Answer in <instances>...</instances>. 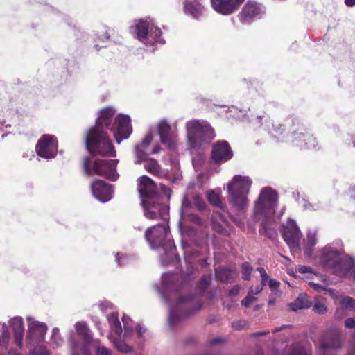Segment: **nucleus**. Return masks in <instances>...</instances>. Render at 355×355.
Masks as SVG:
<instances>
[{
	"label": "nucleus",
	"instance_id": "c9c22d12",
	"mask_svg": "<svg viewBox=\"0 0 355 355\" xmlns=\"http://www.w3.org/2000/svg\"><path fill=\"white\" fill-rule=\"evenodd\" d=\"M340 304L343 309L355 311V300L350 296L342 297Z\"/></svg>",
	"mask_w": 355,
	"mask_h": 355
},
{
	"label": "nucleus",
	"instance_id": "9d476101",
	"mask_svg": "<svg viewBox=\"0 0 355 355\" xmlns=\"http://www.w3.org/2000/svg\"><path fill=\"white\" fill-rule=\"evenodd\" d=\"M278 196L277 192L271 188H263L255 202L254 212L255 215L265 216L273 214L277 204Z\"/></svg>",
	"mask_w": 355,
	"mask_h": 355
},
{
	"label": "nucleus",
	"instance_id": "9b49d317",
	"mask_svg": "<svg viewBox=\"0 0 355 355\" xmlns=\"http://www.w3.org/2000/svg\"><path fill=\"white\" fill-rule=\"evenodd\" d=\"M116 142L120 144L130 137L132 132L131 119L128 114H118L111 128Z\"/></svg>",
	"mask_w": 355,
	"mask_h": 355
},
{
	"label": "nucleus",
	"instance_id": "6e6d98bb",
	"mask_svg": "<svg viewBox=\"0 0 355 355\" xmlns=\"http://www.w3.org/2000/svg\"><path fill=\"white\" fill-rule=\"evenodd\" d=\"M335 318L338 320H340L343 318L344 315H345V313L343 309L342 308H336L335 311Z\"/></svg>",
	"mask_w": 355,
	"mask_h": 355
},
{
	"label": "nucleus",
	"instance_id": "774afa93",
	"mask_svg": "<svg viewBox=\"0 0 355 355\" xmlns=\"http://www.w3.org/2000/svg\"><path fill=\"white\" fill-rule=\"evenodd\" d=\"M345 3L349 7L355 6V0H345Z\"/></svg>",
	"mask_w": 355,
	"mask_h": 355
},
{
	"label": "nucleus",
	"instance_id": "f03ea898",
	"mask_svg": "<svg viewBox=\"0 0 355 355\" xmlns=\"http://www.w3.org/2000/svg\"><path fill=\"white\" fill-rule=\"evenodd\" d=\"M185 129L187 153L189 154L200 153L216 136L209 123L203 120L188 121Z\"/></svg>",
	"mask_w": 355,
	"mask_h": 355
},
{
	"label": "nucleus",
	"instance_id": "6ab92c4d",
	"mask_svg": "<svg viewBox=\"0 0 355 355\" xmlns=\"http://www.w3.org/2000/svg\"><path fill=\"white\" fill-rule=\"evenodd\" d=\"M288 141L300 148H311L316 146V138L308 132H293L289 136Z\"/></svg>",
	"mask_w": 355,
	"mask_h": 355
},
{
	"label": "nucleus",
	"instance_id": "a18cd8bd",
	"mask_svg": "<svg viewBox=\"0 0 355 355\" xmlns=\"http://www.w3.org/2000/svg\"><path fill=\"white\" fill-rule=\"evenodd\" d=\"M193 202L200 210H203L205 209L206 204L202 198L199 195H196L194 196Z\"/></svg>",
	"mask_w": 355,
	"mask_h": 355
},
{
	"label": "nucleus",
	"instance_id": "bb28decb",
	"mask_svg": "<svg viewBox=\"0 0 355 355\" xmlns=\"http://www.w3.org/2000/svg\"><path fill=\"white\" fill-rule=\"evenodd\" d=\"M289 309L293 311L300 309H308L312 306V301L310 297L305 293H300L296 300L288 304Z\"/></svg>",
	"mask_w": 355,
	"mask_h": 355
},
{
	"label": "nucleus",
	"instance_id": "aec40b11",
	"mask_svg": "<svg viewBox=\"0 0 355 355\" xmlns=\"http://www.w3.org/2000/svg\"><path fill=\"white\" fill-rule=\"evenodd\" d=\"M284 241L293 247L297 246L300 239V229L293 220L288 222L287 225L283 226L282 230Z\"/></svg>",
	"mask_w": 355,
	"mask_h": 355
},
{
	"label": "nucleus",
	"instance_id": "13d9d810",
	"mask_svg": "<svg viewBox=\"0 0 355 355\" xmlns=\"http://www.w3.org/2000/svg\"><path fill=\"white\" fill-rule=\"evenodd\" d=\"M225 342V340L223 338H213V339L210 340L209 341V345L210 346H213L215 345L224 343Z\"/></svg>",
	"mask_w": 355,
	"mask_h": 355
},
{
	"label": "nucleus",
	"instance_id": "58836bf2",
	"mask_svg": "<svg viewBox=\"0 0 355 355\" xmlns=\"http://www.w3.org/2000/svg\"><path fill=\"white\" fill-rule=\"evenodd\" d=\"M254 290L251 287L248 291V295L241 301V305L245 307H249L250 305L257 300V297L253 296Z\"/></svg>",
	"mask_w": 355,
	"mask_h": 355
},
{
	"label": "nucleus",
	"instance_id": "c756f323",
	"mask_svg": "<svg viewBox=\"0 0 355 355\" xmlns=\"http://www.w3.org/2000/svg\"><path fill=\"white\" fill-rule=\"evenodd\" d=\"M111 329L116 334L120 336L123 331L121 322L119 320L118 313H112L107 317Z\"/></svg>",
	"mask_w": 355,
	"mask_h": 355
},
{
	"label": "nucleus",
	"instance_id": "a211bd4d",
	"mask_svg": "<svg viewBox=\"0 0 355 355\" xmlns=\"http://www.w3.org/2000/svg\"><path fill=\"white\" fill-rule=\"evenodd\" d=\"M272 355H313L311 348L306 347L300 342H294L287 345L282 352L277 349L272 350Z\"/></svg>",
	"mask_w": 355,
	"mask_h": 355
},
{
	"label": "nucleus",
	"instance_id": "2eb2a0df",
	"mask_svg": "<svg viewBox=\"0 0 355 355\" xmlns=\"http://www.w3.org/2000/svg\"><path fill=\"white\" fill-rule=\"evenodd\" d=\"M264 12V8L257 2L248 1L239 13V19L243 24L250 23L254 18Z\"/></svg>",
	"mask_w": 355,
	"mask_h": 355
},
{
	"label": "nucleus",
	"instance_id": "7ed1b4c3",
	"mask_svg": "<svg viewBox=\"0 0 355 355\" xmlns=\"http://www.w3.org/2000/svg\"><path fill=\"white\" fill-rule=\"evenodd\" d=\"M320 264L329 268L338 277L350 276L355 278V260L346 255L341 256L340 252L331 246H325L320 250Z\"/></svg>",
	"mask_w": 355,
	"mask_h": 355
},
{
	"label": "nucleus",
	"instance_id": "c85d7f7f",
	"mask_svg": "<svg viewBox=\"0 0 355 355\" xmlns=\"http://www.w3.org/2000/svg\"><path fill=\"white\" fill-rule=\"evenodd\" d=\"M216 279L221 282L232 280L235 276V271L226 268H218L215 270Z\"/></svg>",
	"mask_w": 355,
	"mask_h": 355
},
{
	"label": "nucleus",
	"instance_id": "de8ad7c7",
	"mask_svg": "<svg viewBox=\"0 0 355 355\" xmlns=\"http://www.w3.org/2000/svg\"><path fill=\"white\" fill-rule=\"evenodd\" d=\"M261 226L262 227L259 230L261 234H266L268 237H272L273 234H277L273 230L266 228L263 223L261 224Z\"/></svg>",
	"mask_w": 355,
	"mask_h": 355
},
{
	"label": "nucleus",
	"instance_id": "4be33fe9",
	"mask_svg": "<svg viewBox=\"0 0 355 355\" xmlns=\"http://www.w3.org/2000/svg\"><path fill=\"white\" fill-rule=\"evenodd\" d=\"M183 8L186 15L195 19L199 18L205 12V7L200 0H184Z\"/></svg>",
	"mask_w": 355,
	"mask_h": 355
},
{
	"label": "nucleus",
	"instance_id": "338daca9",
	"mask_svg": "<svg viewBox=\"0 0 355 355\" xmlns=\"http://www.w3.org/2000/svg\"><path fill=\"white\" fill-rule=\"evenodd\" d=\"M349 193L352 198H355V185L350 187Z\"/></svg>",
	"mask_w": 355,
	"mask_h": 355
},
{
	"label": "nucleus",
	"instance_id": "f3484780",
	"mask_svg": "<svg viewBox=\"0 0 355 355\" xmlns=\"http://www.w3.org/2000/svg\"><path fill=\"white\" fill-rule=\"evenodd\" d=\"M91 189L95 198L101 202H107L112 197V185L101 180H96L91 184Z\"/></svg>",
	"mask_w": 355,
	"mask_h": 355
},
{
	"label": "nucleus",
	"instance_id": "f8f14e48",
	"mask_svg": "<svg viewBox=\"0 0 355 355\" xmlns=\"http://www.w3.org/2000/svg\"><path fill=\"white\" fill-rule=\"evenodd\" d=\"M137 189L141 200V204H146L149 200L157 198L159 196L155 182L146 175H142L137 180Z\"/></svg>",
	"mask_w": 355,
	"mask_h": 355
},
{
	"label": "nucleus",
	"instance_id": "49530a36",
	"mask_svg": "<svg viewBox=\"0 0 355 355\" xmlns=\"http://www.w3.org/2000/svg\"><path fill=\"white\" fill-rule=\"evenodd\" d=\"M257 270L259 272L260 275L261 277V284L263 285H266V282L269 279V276L266 273L265 269L263 268H258Z\"/></svg>",
	"mask_w": 355,
	"mask_h": 355
},
{
	"label": "nucleus",
	"instance_id": "393cba45",
	"mask_svg": "<svg viewBox=\"0 0 355 355\" xmlns=\"http://www.w3.org/2000/svg\"><path fill=\"white\" fill-rule=\"evenodd\" d=\"M139 160L137 163H142L144 168L150 173L154 175H159L162 174L161 166L158 164L157 161L155 159L148 157H139Z\"/></svg>",
	"mask_w": 355,
	"mask_h": 355
},
{
	"label": "nucleus",
	"instance_id": "cd10ccee",
	"mask_svg": "<svg viewBox=\"0 0 355 355\" xmlns=\"http://www.w3.org/2000/svg\"><path fill=\"white\" fill-rule=\"evenodd\" d=\"M230 144L225 140L218 141L212 146L211 155H232Z\"/></svg>",
	"mask_w": 355,
	"mask_h": 355
},
{
	"label": "nucleus",
	"instance_id": "72a5a7b5",
	"mask_svg": "<svg viewBox=\"0 0 355 355\" xmlns=\"http://www.w3.org/2000/svg\"><path fill=\"white\" fill-rule=\"evenodd\" d=\"M114 347L116 349L121 353H131L132 352V347L128 345L125 341L121 338H114L112 340Z\"/></svg>",
	"mask_w": 355,
	"mask_h": 355
},
{
	"label": "nucleus",
	"instance_id": "5701e85b",
	"mask_svg": "<svg viewBox=\"0 0 355 355\" xmlns=\"http://www.w3.org/2000/svg\"><path fill=\"white\" fill-rule=\"evenodd\" d=\"M144 209V216L150 220L161 218L164 221L168 220V208L166 206H161L159 212L155 211V206H150L149 202L146 204H141Z\"/></svg>",
	"mask_w": 355,
	"mask_h": 355
},
{
	"label": "nucleus",
	"instance_id": "603ef678",
	"mask_svg": "<svg viewBox=\"0 0 355 355\" xmlns=\"http://www.w3.org/2000/svg\"><path fill=\"white\" fill-rule=\"evenodd\" d=\"M345 327L347 329L355 328V319L353 318H348L344 322Z\"/></svg>",
	"mask_w": 355,
	"mask_h": 355
},
{
	"label": "nucleus",
	"instance_id": "1a4fd4ad",
	"mask_svg": "<svg viewBox=\"0 0 355 355\" xmlns=\"http://www.w3.org/2000/svg\"><path fill=\"white\" fill-rule=\"evenodd\" d=\"M157 131L160 144L164 146L171 152L179 153V134L176 130H172V126L168 121L166 119L160 120L157 125Z\"/></svg>",
	"mask_w": 355,
	"mask_h": 355
},
{
	"label": "nucleus",
	"instance_id": "a878e982",
	"mask_svg": "<svg viewBox=\"0 0 355 355\" xmlns=\"http://www.w3.org/2000/svg\"><path fill=\"white\" fill-rule=\"evenodd\" d=\"M47 331L46 325L38 321H31L28 324L27 340H31L34 336H43Z\"/></svg>",
	"mask_w": 355,
	"mask_h": 355
},
{
	"label": "nucleus",
	"instance_id": "473e14b6",
	"mask_svg": "<svg viewBox=\"0 0 355 355\" xmlns=\"http://www.w3.org/2000/svg\"><path fill=\"white\" fill-rule=\"evenodd\" d=\"M76 328L78 335L81 336L85 340L90 341L92 337L89 334V329L85 322H77Z\"/></svg>",
	"mask_w": 355,
	"mask_h": 355
},
{
	"label": "nucleus",
	"instance_id": "5fc2aeb1",
	"mask_svg": "<svg viewBox=\"0 0 355 355\" xmlns=\"http://www.w3.org/2000/svg\"><path fill=\"white\" fill-rule=\"evenodd\" d=\"M240 289L241 288L239 286H234L232 288H231L229 291L228 295L230 297L236 296L239 293Z\"/></svg>",
	"mask_w": 355,
	"mask_h": 355
},
{
	"label": "nucleus",
	"instance_id": "f257e3e1",
	"mask_svg": "<svg viewBox=\"0 0 355 355\" xmlns=\"http://www.w3.org/2000/svg\"><path fill=\"white\" fill-rule=\"evenodd\" d=\"M115 114L113 107H107L99 112L96 125L90 128L85 135V146L90 153L100 155H116V151L112 141L103 128L110 126L112 117Z\"/></svg>",
	"mask_w": 355,
	"mask_h": 355
},
{
	"label": "nucleus",
	"instance_id": "2f4dec72",
	"mask_svg": "<svg viewBox=\"0 0 355 355\" xmlns=\"http://www.w3.org/2000/svg\"><path fill=\"white\" fill-rule=\"evenodd\" d=\"M207 199L210 204L214 205L221 209L224 208V204L223 203L221 198L218 193L214 191H209L207 192Z\"/></svg>",
	"mask_w": 355,
	"mask_h": 355
},
{
	"label": "nucleus",
	"instance_id": "423d86ee",
	"mask_svg": "<svg viewBox=\"0 0 355 355\" xmlns=\"http://www.w3.org/2000/svg\"><path fill=\"white\" fill-rule=\"evenodd\" d=\"M252 181L248 177L235 175L227 185L230 202L237 209L243 210L248 206V194Z\"/></svg>",
	"mask_w": 355,
	"mask_h": 355
},
{
	"label": "nucleus",
	"instance_id": "09e8293b",
	"mask_svg": "<svg viewBox=\"0 0 355 355\" xmlns=\"http://www.w3.org/2000/svg\"><path fill=\"white\" fill-rule=\"evenodd\" d=\"M309 285L311 288H312L318 293L324 292V291L326 290V288L324 286L320 285V284L314 283L313 282H309Z\"/></svg>",
	"mask_w": 355,
	"mask_h": 355
},
{
	"label": "nucleus",
	"instance_id": "c03bdc74",
	"mask_svg": "<svg viewBox=\"0 0 355 355\" xmlns=\"http://www.w3.org/2000/svg\"><path fill=\"white\" fill-rule=\"evenodd\" d=\"M122 322L123 323V327L125 330V336H128L130 333L132 332V328L129 326V322H131V319L130 317L127 315H124L122 318Z\"/></svg>",
	"mask_w": 355,
	"mask_h": 355
},
{
	"label": "nucleus",
	"instance_id": "79ce46f5",
	"mask_svg": "<svg viewBox=\"0 0 355 355\" xmlns=\"http://www.w3.org/2000/svg\"><path fill=\"white\" fill-rule=\"evenodd\" d=\"M297 272L301 274H308V275H317V272L313 270L312 268L310 266L300 265L297 268ZM309 275L306 276V278H309Z\"/></svg>",
	"mask_w": 355,
	"mask_h": 355
},
{
	"label": "nucleus",
	"instance_id": "39448f33",
	"mask_svg": "<svg viewBox=\"0 0 355 355\" xmlns=\"http://www.w3.org/2000/svg\"><path fill=\"white\" fill-rule=\"evenodd\" d=\"M94 158L95 157H85L83 159V168L87 175L91 176L96 174L111 181H116L118 179L119 174L116 172L118 160Z\"/></svg>",
	"mask_w": 355,
	"mask_h": 355
},
{
	"label": "nucleus",
	"instance_id": "412c9836",
	"mask_svg": "<svg viewBox=\"0 0 355 355\" xmlns=\"http://www.w3.org/2000/svg\"><path fill=\"white\" fill-rule=\"evenodd\" d=\"M320 346L324 350L340 349L342 341L340 332L336 330L326 332L321 339Z\"/></svg>",
	"mask_w": 355,
	"mask_h": 355
},
{
	"label": "nucleus",
	"instance_id": "37998d69",
	"mask_svg": "<svg viewBox=\"0 0 355 355\" xmlns=\"http://www.w3.org/2000/svg\"><path fill=\"white\" fill-rule=\"evenodd\" d=\"M232 327L235 330L246 329L248 328V323L245 320H236L232 323Z\"/></svg>",
	"mask_w": 355,
	"mask_h": 355
},
{
	"label": "nucleus",
	"instance_id": "20e7f679",
	"mask_svg": "<svg viewBox=\"0 0 355 355\" xmlns=\"http://www.w3.org/2000/svg\"><path fill=\"white\" fill-rule=\"evenodd\" d=\"M169 231L168 223L157 224L146 230L145 238L153 248H163L164 253L168 257V262L179 261L180 257L175 253L176 247L173 241L166 240Z\"/></svg>",
	"mask_w": 355,
	"mask_h": 355
},
{
	"label": "nucleus",
	"instance_id": "4468645a",
	"mask_svg": "<svg viewBox=\"0 0 355 355\" xmlns=\"http://www.w3.org/2000/svg\"><path fill=\"white\" fill-rule=\"evenodd\" d=\"M58 139L52 135H44L35 146L37 155H55L58 153Z\"/></svg>",
	"mask_w": 355,
	"mask_h": 355
},
{
	"label": "nucleus",
	"instance_id": "f704fd0d",
	"mask_svg": "<svg viewBox=\"0 0 355 355\" xmlns=\"http://www.w3.org/2000/svg\"><path fill=\"white\" fill-rule=\"evenodd\" d=\"M317 239L315 234H309L307 236V242L304 247V252L309 256L311 255L313 248L316 245Z\"/></svg>",
	"mask_w": 355,
	"mask_h": 355
},
{
	"label": "nucleus",
	"instance_id": "dca6fc26",
	"mask_svg": "<svg viewBox=\"0 0 355 355\" xmlns=\"http://www.w3.org/2000/svg\"><path fill=\"white\" fill-rule=\"evenodd\" d=\"M244 0H210L212 8L223 15H230L238 10Z\"/></svg>",
	"mask_w": 355,
	"mask_h": 355
},
{
	"label": "nucleus",
	"instance_id": "a19ab883",
	"mask_svg": "<svg viewBox=\"0 0 355 355\" xmlns=\"http://www.w3.org/2000/svg\"><path fill=\"white\" fill-rule=\"evenodd\" d=\"M242 268V277L244 280H249L251 277L252 268L248 262H244L241 266Z\"/></svg>",
	"mask_w": 355,
	"mask_h": 355
},
{
	"label": "nucleus",
	"instance_id": "3c124183",
	"mask_svg": "<svg viewBox=\"0 0 355 355\" xmlns=\"http://www.w3.org/2000/svg\"><path fill=\"white\" fill-rule=\"evenodd\" d=\"M324 293L326 294H328L329 295H330L333 299H337L339 297L338 291L334 288H326Z\"/></svg>",
	"mask_w": 355,
	"mask_h": 355
},
{
	"label": "nucleus",
	"instance_id": "ddd939ff",
	"mask_svg": "<svg viewBox=\"0 0 355 355\" xmlns=\"http://www.w3.org/2000/svg\"><path fill=\"white\" fill-rule=\"evenodd\" d=\"M154 133L150 130L141 139V142L135 146L137 155H151L162 153L163 148L158 142H153Z\"/></svg>",
	"mask_w": 355,
	"mask_h": 355
},
{
	"label": "nucleus",
	"instance_id": "864d4df0",
	"mask_svg": "<svg viewBox=\"0 0 355 355\" xmlns=\"http://www.w3.org/2000/svg\"><path fill=\"white\" fill-rule=\"evenodd\" d=\"M157 198H154L153 200H149V205L150 206H155L156 208L154 209L155 211L159 212V209L161 207V206H165L163 204H160L157 202Z\"/></svg>",
	"mask_w": 355,
	"mask_h": 355
},
{
	"label": "nucleus",
	"instance_id": "6e6552de",
	"mask_svg": "<svg viewBox=\"0 0 355 355\" xmlns=\"http://www.w3.org/2000/svg\"><path fill=\"white\" fill-rule=\"evenodd\" d=\"M195 297L193 294H189L178 298L175 307L170 309L169 323L171 327L175 326L181 318L189 317L201 309L202 305L199 302L195 307L192 306Z\"/></svg>",
	"mask_w": 355,
	"mask_h": 355
},
{
	"label": "nucleus",
	"instance_id": "052dcab7",
	"mask_svg": "<svg viewBox=\"0 0 355 355\" xmlns=\"http://www.w3.org/2000/svg\"><path fill=\"white\" fill-rule=\"evenodd\" d=\"M269 333H270L269 331H258V332H255V333L251 334L250 335V337H251V338H257V337H259V336H267L268 334H269Z\"/></svg>",
	"mask_w": 355,
	"mask_h": 355
},
{
	"label": "nucleus",
	"instance_id": "8fccbe9b",
	"mask_svg": "<svg viewBox=\"0 0 355 355\" xmlns=\"http://www.w3.org/2000/svg\"><path fill=\"white\" fill-rule=\"evenodd\" d=\"M96 355H112L109 349L104 346H98L96 348Z\"/></svg>",
	"mask_w": 355,
	"mask_h": 355
},
{
	"label": "nucleus",
	"instance_id": "e2e57ef3",
	"mask_svg": "<svg viewBox=\"0 0 355 355\" xmlns=\"http://www.w3.org/2000/svg\"><path fill=\"white\" fill-rule=\"evenodd\" d=\"M292 336V334L291 333H286L284 332L282 334V338L279 339V340L282 343L287 342L290 338Z\"/></svg>",
	"mask_w": 355,
	"mask_h": 355
},
{
	"label": "nucleus",
	"instance_id": "0eeeda50",
	"mask_svg": "<svg viewBox=\"0 0 355 355\" xmlns=\"http://www.w3.org/2000/svg\"><path fill=\"white\" fill-rule=\"evenodd\" d=\"M134 34L146 45L164 43V40L161 37V30L154 26L153 20L149 17L135 21Z\"/></svg>",
	"mask_w": 355,
	"mask_h": 355
},
{
	"label": "nucleus",
	"instance_id": "bf43d9fd",
	"mask_svg": "<svg viewBox=\"0 0 355 355\" xmlns=\"http://www.w3.org/2000/svg\"><path fill=\"white\" fill-rule=\"evenodd\" d=\"M292 327H293L291 324H284V325H282L281 327H276L275 329L272 330V333L276 334L277 332L284 331V330L287 329H291Z\"/></svg>",
	"mask_w": 355,
	"mask_h": 355
},
{
	"label": "nucleus",
	"instance_id": "0e129e2a",
	"mask_svg": "<svg viewBox=\"0 0 355 355\" xmlns=\"http://www.w3.org/2000/svg\"><path fill=\"white\" fill-rule=\"evenodd\" d=\"M346 355H355V341L352 343Z\"/></svg>",
	"mask_w": 355,
	"mask_h": 355
},
{
	"label": "nucleus",
	"instance_id": "7c9ffc66",
	"mask_svg": "<svg viewBox=\"0 0 355 355\" xmlns=\"http://www.w3.org/2000/svg\"><path fill=\"white\" fill-rule=\"evenodd\" d=\"M265 125L264 129L268 132V133L272 135L275 137H277L279 135H281L283 132V127L282 125H276L270 121V119H266L264 120Z\"/></svg>",
	"mask_w": 355,
	"mask_h": 355
},
{
	"label": "nucleus",
	"instance_id": "e433bc0d",
	"mask_svg": "<svg viewBox=\"0 0 355 355\" xmlns=\"http://www.w3.org/2000/svg\"><path fill=\"white\" fill-rule=\"evenodd\" d=\"M210 277L203 275L197 284V288L201 293H204L210 285Z\"/></svg>",
	"mask_w": 355,
	"mask_h": 355
},
{
	"label": "nucleus",
	"instance_id": "b1692460",
	"mask_svg": "<svg viewBox=\"0 0 355 355\" xmlns=\"http://www.w3.org/2000/svg\"><path fill=\"white\" fill-rule=\"evenodd\" d=\"M10 324L14 332L15 343L21 347L24 332L23 319L21 317H15L10 320Z\"/></svg>",
	"mask_w": 355,
	"mask_h": 355
},
{
	"label": "nucleus",
	"instance_id": "4d7b16f0",
	"mask_svg": "<svg viewBox=\"0 0 355 355\" xmlns=\"http://www.w3.org/2000/svg\"><path fill=\"white\" fill-rule=\"evenodd\" d=\"M268 281V286L271 290L277 289L280 285V283L274 279H270Z\"/></svg>",
	"mask_w": 355,
	"mask_h": 355
},
{
	"label": "nucleus",
	"instance_id": "4c0bfd02",
	"mask_svg": "<svg viewBox=\"0 0 355 355\" xmlns=\"http://www.w3.org/2000/svg\"><path fill=\"white\" fill-rule=\"evenodd\" d=\"M211 227L214 232L216 233L221 234L223 236H227L228 231L223 227V226L216 220L213 219L211 220Z\"/></svg>",
	"mask_w": 355,
	"mask_h": 355
},
{
	"label": "nucleus",
	"instance_id": "680f3d73",
	"mask_svg": "<svg viewBox=\"0 0 355 355\" xmlns=\"http://www.w3.org/2000/svg\"><path fill=\"white\" fill-rule=\"evenodd\" d=\"M211 157V160L212 162H214V163H219L220 162H222V161H227L228 159H230V158H231L232 157Z\"/></svg>",
	"mask_w": 355,
	"mask_h": 355
},
{
	"label": "nucleus",
	"instance_id": "69168bd1",
	"mask_svg": "<svg viewBox=\"0 0 355 355\" xmlns=\"http://www.w3.org/2000/svg\"><path fill=\"white\" fill-rule=\"evenodd\" d=\"M137 334L139 337H141L143 334L145 332V329H143V328L141 327L140 324L137 325Z\"/></svg>",
	"mask_w": 355,
	"mask_h": 355
},
{
	"label": "nucleus",
	"instance_id": "ea45409f",
	"mask_svg": "<svg viewBox=\"0 0 355 355\" xmlns=\"http://www.w3.org/2000/svg\"><path fill=\"white\" fill-rule=\"evenodd\" d=\"M313 311L318 314L322 315L327 312V307L324 303L315 301L313 305Z\"/></svg>",
	"mask_w": 355,
	"mask_h": 355
}]
</instances>
